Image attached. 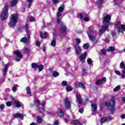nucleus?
<instances>
[{"mask_svg": "<svg viewBox=\"0 0 125 125\" xmlns=\"http://www.w3.org/2000/svg\"><path fill=\"white\" fill-rule=\"evenodd\" d=\"M64 11V5H62L61 6L59 7L58 11L57 13V23L58 24H61L62 25V27L60 28V31L62 34H65L66 33V26L64 25V23L61 21V19L62 18V13Z\"/></svg>", "mask_w": 125, "mask_h": 125, "instance_id": "nucleus-1", "label": "nucleus"}, {"mask_svg": "<svg viewBox=\"0 0 125 125\" xmlns=\"http://www.w3.org/2000/svg\"><path fill=\"white\" fill-rule=\"evenodd\" d=\"M111 20V16L109 15L105 16L104 18V25L100 30V34H103L108 29V26H109V22Z\"/></svg>", "mask_w": 125, "mask_h": 125, "instance_id": "nucleus-2", "label": "nucleus"}, {"mask_svg": "<svg viewBox=\"0 0 125 125\" xmlns=\"http://www.w3.org/2000/svg\"><path fill=\"white\" fill-rule=\"evenodd\" d=\"M105 105L106 106V107H108L111 113H113V112L115 111L114 107H115V105H116L115 98L114 97H112L109 100V101H107L105 103Z\"/></svg>", "mask_w": 125, "mask_h": 125, "instance_id": "nucleus-3", "label": "nucleus"}, {"mask_svg": "<svg viewBox=\"0 0 125 125\" xmlns=\"http://www.w3.org/2000/svg\"><path fill=\"white\" fill-rule=\"evenodd\" d=\"M96 31L93 29V27H90L87 31V34L88 36V38L91 42H96V39H95V36H93V34H96Z\"/></svg>", "mask_w": 125, "mask_h": 125, "instance_id": "nucleus-4", "label": "nucleus"}, {"mask_svg": "<svg viewBox=\"0 0 125 125\" xmlns=\"http://www.w3.org/2000/svg\"><path fill=\"white\" fill-rule=\"evenodd\" d=\"M25 29L26 33H27L28 39L26 37H23L21 39V42H23L24 43H27V42H30V39L31 38L30 34H31V32L29 31V25L28 24L25 25Z\"/></svg>", "mask_w": 125, "mask_h": 125, "instance_id": "nucleus-5", "label": "nucleus"}, {"mask_svg": "<svg viewBox=\"0 0 125 125\" xmlns=\"http://www.w3.org/2000/svg\"><path fill=\"white\" fill-rule=\"evenodd\" d=\"M18 19V14H14L11 15L10 22L9 24V26L11 28L15 27L16 23L17 22V20Z\"/></svg>", "mask_w": 125, "mask_h": 125, "instance_id": "nucleus-6", "label": "nucleus"}, {"mask_svg": "<svg viewBox=\"0 0 125 125\" xmlns=\"http://www.w3.org/2000/svg\"><path fill=\"white\" fill-rule=\"evenodd\" d=\"M1 20H5L8 17V4H5L3 12L0 15Z\"/></svg>", "mask_w": 125, "mask_h": 125, "instance_id": "nucleus-7", "label": "nucleus"}, {"mask_svg": "<svg viewBox=\"0 0 125 125\" xmlns=\"http://www.w3.org/2000/svg\"><path fill=\"white\" fill-rule=\"evenodd\" d=\"M64 112L65 110L64 109H60L58 111V115L60 118H63L65 122H69V121H70V118L68 115L66 116L64 115Z\"/></svg>", "mask_w": 125, "mask_h": 125, "instance_id": "nucleus-8", "label": "nucleus"}, {"mask_svg": "<svg viewBox=\"0 0 125 125\" xmlns=\"http://www.w3.org/2000/svg\"><path fill=\"white\" fill-rule=\"evenodd\" d=\"M115 28L116 29H118V32L120 33V32H121V33H123V31H124L125 32V24H122V22H121L120 21H118L115 24Z\"/></svg>", "mask_w": 125, "mask_h": 125, "instance_id": "nucleus-9", "label": "nucleus"}, {"mask_svg": "<svg viewBox=\"0 0 125 125\" xmlns=\"http://www.w3.org/2000/svg\"><path fill=\"white\" fill-rule=\"evenodd\" d=\"M77 17L81 20H84L85 22H88L90 20V18L89 17H88V16H87V14L84 13H81L78 14L77 15Z\"/></svg>", "mask_w": 125, "mask_h": 125, "instance_id": "nucleus-10", "label": "nucleus"}, {"mask_svg": "<svg viewBox=\"0 0 125 125\" xmlns=\"http://www.w3.org/2000/svg\"><path fill=\"white\" fill-rule=\"evenodd\" d=\"M14 54L16 56L15 60L17 62L20 61V60L23 58V55H22V54L21 52H19V51H15L14 52Z\"/></svg>", "mask_w": 125, "mask_h": 125, "instance_id": "nucleus-11", "label": "nucleus"}, {"mask_svg": "<svg viewBox=\"0 0 125 125\" xmlns=\"http://www.w3.org/2000/svg\"><path fill=\"white\" fill-rule=\"evenodd\" d=\"M75 49V52L77 55L81 54L82 53V50L81 49V47H80V45L76 44L74 46Z\"/></svg>", "mask_w": 125, "mask_h": 125, "instance_id": "nucleus-12", "label": "nucleus"}, {"mask_svg": "<svg viewBox=\"0 0 125 125\" xmlns=\"http://www.w3.org/2000/svg\"><path fill=\"white\" fill-rule=\"evenodd\" d=\"M9 66H10V63L9 62L5 65L3 69V75L4 76L6 75V73H7V70H8V68H9Z\"/></svg>", "mask_w": 125, "mask_h": 125, "instance_id": "nucleus-13", "label": "nucleus"}, {"mask_svg": "<svg viewBox=\"0 0 125 125\" xmlns=\"http://www.w3.org/2000/svg\"><path fill=\"white\" fill-rule=\"evenodd\" d=\"M113 118L111 116H108L107 117H103L102 118V123H106V122H109V121H111Z\"/></svg>", "mask_w": 125, "mask_h": 125, "instance_id": "nucleus-14", "label": "nucleus"}, {"mask_svg": "<svg viewBox=\"0 0 125 125\" xmlns=\"http://www.w3.org/2000/svg\"><path fill=\"white\" fill-rule=\"evenodd\" d=\"M91 111L93 113H94L97 111V104H92L91 105Z\"/></svg>", "mask_w": 125, "mask_h": 125, "instance_id": "nucleus-15", "label": "nucleus"}, {"mask_svg": "<svg viewBox=\"0 0 125 125\" xmlns=\"http://www.w3.org/2000/svg\"><path fill=\"white\" fill-rule=\"evenodd\" d=\"M64 101L66 108L70 109V108H71V103L69 101V99H68V98H66Z\"/></svg>", "mask_w": 125, "mask_h": 125, "instance_id": "nucleus-16", "label": "nucleus"}, {"mask_svg": "<svg viewBox=\"0 0 125 125\" xmlns=\"http://www.w3.org/2000/svg\"><path fill=\"white\" fill-rule=\"evenodd\" d=\"M76 98L77 99L79 104H82V96H81V94H80V93H77L76 94Z\"/></svg>", "mask_w": 125, "mask_h": 125, "instance_id": "nucleus-17", "label": "nucleus"}, {"mask_svg": "<svg viewBox=\"0 0 125 125\" xmlns=\"http://www.w3.org/2000/svg\"><path fill=\"white\" fill-rule=\"evenodd\" d=\"M40 35L42 39H46L48 37V34L46 32H40Z\"/></svg>", "mask_w": 125, "mask_h": 125, "instance_id": "nucleus-18", "label": "nucleus"}, {"mask_svg": "<svg viewBox=\"0 0 125 125\" xmlns=\"http://www.w3.org/2000/svg\"><path fill=\"white\" fill-rule=\"evenodd\" d=\"M19 0H12L10 3V5L12 7L16 6L17 3H18Z\"/></svg>", "mask_w": 125, "mask_h": 125, "instance_id": "nucleus-19", "label": "nucleus"}, {"mask_svg": "<svg viewBox=\"0 0 125 125\" xmlns=\"http://www.w3.org/2000/svg\"><path fill=\"white\" fill-rule=\"evenodd\" d=\"M40 105L42 106V109H40V111L42 113V114H43L44 113V105H45V102H42L40 104Z\"/></svg>", "mask_w": 125, "mask_h": 125, "instance_id": "nucleus-20", "label": "nucleus"}, {"mask_svg": "<svg viewBox=\"0 0 125 125\" xmlns=\"http://www.w3.org/2000/svg\"><path fill=\"white\" fill-rule=\"evenodd\" d=\"M87 56V53H84L83 54L81 55L80 56V61H83L84 59H85V57Z\"/></svg>", "mask_w": 125, "mask_h": 125, "instance_id": "nucleus-21", "label": "nucleus"}, {"mask_svg": "<svg viewBox=\"0 0 125 125\" xmlns=\"http://www.w3.org/2000/svg\"><path fill=\"white\" fill-rule=\"evenodd\" d=\"M70 124L71 125H83V124H82V123L80 122L77 120H73L70 122Z\"/></svg>", "mask_w": 125, "mask_h": 125, "instance_id": "nucleus-22", "label": "nucleus"}, {"mask_svg": "<svg viewBox=\"0 0 125 125\" xmlns=\"http://www.w3.org/2000/svg\"><path fill=\"white\" fill-rule=\"evenodd\" d=\"M14 118H20V119H21V120H23V118H24V115H23L22 114L16 113L14 114Z\"/></svg>", "mask_w": 125, "mask_h": 125, "instance_id": "nucleus-23", "label": "nucleus"}, {"mask_svg": "<svg viewBox=\"0 0 125 125\" xmlns=\"http://www.w3.org/2000/svg\"><path fill=\"white\" fill-rule=\"evenodd\" d=\"M76 87H82V88H83V89H85V86L84 85V84L79 83L76 84Z\"/></svg>", "mask_w": 125, "mask_h": 125, "instance_id": "nucleus-24", "label": "nucleus"}, {"mask_svg": "<svg viewBox=\"0 0 125 125\" xmlns=\"http://www.w3.org/2000/svg\"><path fill=\"white\" fill-rule=\"evenodd\" d=\"M23 49L24 51V53L27 55H29L30 53V47H24Z\"/></svg>", "mask_w": 125, "mask_h": 125, "instance_id": "nucleus-25", "label": "nucleus"}, {"mask_svg": "<svg viewBox=\"0 0 125 125\" xmlns=\"http://www.w3.org/2000/svg\"><path fill=\"white\" fill-rule=\"evenodd\" d=\"M104 1V0H98L97 1V5L98 7H101V5H102Z\"/></svg>", "mask_w": 125, "mask_h": 125, "instance_id": "nucleus-26", "label": "nucleus"}, {"mask_svg": "<svg viewBox=\"0 0 125 125\" xmlns=\"http://www.w3.org/2000/svg\"><path fill=\"white\" fill-rule=\"evenodd\" d=\"M106 81V78L105 77L103 78L102 79L98 80L96 83L97 84H100L102 83H103V82H105Z\"/></svg>", "mask_w": 125, "mask_h": 125, "instance_id": "nucleus-27", "label": "nucleus"}, {"mask_svg": "<svg viewBox=\"0 0 125 125\" xmlns=\"http://www.w3.org/2000/svg\"><path fill=\"white\" fill-rule=\"evenodd\" d=\"M14 104L16 107H17V108H20V107H21V104L19 101H15L14 102Z\"/></svg>", "mask_w": 125, "mask_h": 125, "instance_id": "nucleus-28", "label": "nucleus"}, {"mask_svg": "<svg viewBox=\"0 0 125 125\" xmlns=\"http://www.w3.org/2000/svg\"><path fill=\"white\" fill-rule=\"evenodd\" d=\"M37 121L38 124H42V118L40 116L37 117Z\"/></svg>", "mask_w": 125, "mask_h": 125, "instance_id": "nucleus-29", "label": "nucleus"}, {"mask_svg": "<svg viewBox=\"0 0 125 125\" xmlns=\"http://www.w3.org/2000/svg\"><path fill=\"white\" fill-rule=\"evenodd\" d=\"M52 76L54 78H56L59 76V73L57 71H53L52 72Z\"/></svg>", "mask_w": 125, "mask_h": 125, "instance_id": "nucleus-30", "label": "nucleus"}, {"mask_svg": "<svg viewBox=\"0 0 125 125\" xmlns=\"http://www.w3.org/2000/svg\"><path fill=\"white\" fill-rule=\"evenodd\" d=\"M120 89H121V85H119L114 88L113 91H114V92H117V91H119Z\"/></svg>", "mask_w": 125, "mask_h": 125, "instance_id": "nucleus-31", "label": "nucleus"}, {"mask_svg": "<svg viewBox=\"0 0 125 125\" xmlns=\"http://www.w3.org/2000/svg\"><path fill=\"white\" fill-rule=\"evenodd\" d=\"M31 66L34 69H37L39 67V65L36 63H32Z\"/></svg>", "mask_w": 125, "mask_h": 125, "instance_id": "nucleus-32", "label": "nucleus"}, {"mask_svg": "<svg viewBox=\"0 0 125 125\" xmlns=\"http://www.w3.org/2000/svg\"><path fill=\"white\" fill-rule=\"evenodd\" d=\"M26 91H27V94H29V95L31 96V88H30V87L29 86H27L26 87Z\"/></svg>", "mask_w": 125, "mask_h": 125, "instance_id": "nucleus-33", "label": "nucleus"}, {"mask_svg": "<svg viewBox=\"0 0 125 125\" xmlns=\"http://www.w3.org/2000/svg\"><path fill=\"white\" fill-rule=\"evenodd\" d=\"M66 90L67 91H72L73 90V88L70 86L68 85L66 87Z\"/></svg>", "mask_w": 125, "mask_h": 125, "instance_id": "nucleus-34", "label": "nucleus"}, {"mask_svg": "<svg viewBox=\"0 0 125 125\" xmlns=\"http://www.w3.org/2000/svg\"><path fill=\"white\" fill-rule=\"evenodd\" d=\"M39 69V72H41L43 70V65H38V67H37Z\"/></svg>", "mask_w": 125, "mask_h": 125, "instance_id": "nucleus-35", "label": "nucleus"}, {"mask_svg": "<svg viewBox=\"0 0 125 125\" xmlns=\"http://www.w3.org/2000/svg\"><path fill=\"white\" fill-rule=\"evenodd\" d=\"M125 66V62H122L120 64V69H124Z\"/></svg>", "mask_w": 125, "mask_h": 125, "instance_id": "nucleus-36", "label": "nucleus"}, {"mask_svg": "<svg viewBox=\"0 0 125 125\" xmlns=\"http://www.w3.org/2000/svg\"><path fill=\"white\" fill-rule=\"evenodd\" d=\"M121 78L122 79H125V71L123 70L121 73Z\"/></svg>", "mask_w": 125, "mask_h": 125, "instance_id": "nucleus-37", "label": "nucleus"}, {"mask_svg": "<svg viewBox=\"0 0 125 125\" xmlns=\"http://www.w3.org/2000/svg\"><path fill=\"white\" fill-rule=\"evenodd\" d=\"M62 84L63 85V86H67V85H68V82L65 81H62Z\"/></svg>", "mask_w": 125, "mask_h": 125, "instance_id": "nucleus-38", "label": "nucleus"}, {"mask_svg": "<svg viewBox=\"0 0 125 125\" xmlns=\"http://www.w3.org/2000/svg\"><path fill=\"white\" fill-rule=\"evenodd\" d=\"M115 50V48L113 46H110L109 48L107 50V51H114Z\"/></svg>", "mask_w": 125, "mask_h": 125, "instance_id": "nucleus-39", "label": "nucleus"}, {"mask_svg": "<svg viewBox=\"0 0 125 125\" xmlns=\"http://www.w3.org/2000/svg\"><path fill=\"white\" fill-rule=\"evenodd\" d=\"M51 45L52 46H55L56 45V41L53 40L51 42Z\"/></svg>", "mask_w": 125, "mask_h": 125, "instance_id": "nucleus-40", "label": "nucleus"}, {"mask_svg": "<svg viewBox=\"0 0 125 125\" xmlns=\"http://www.w3.org/2000/svg\"><path fill=\"white\" fill-rule=\"evenodd\" d=\"M89 46V45H88V43L84 44L83 45V47L84 49H88Z\"/></svg>", "mask_w": 125, "mask_h": 125, "instance_id": "nucleus-41", "label": "nucleus"}, {"mask_svg": "<svg viewBox=\"0 0 125 125\" xmlns=\"http://www.w3.org/2000/svg\"><path fill=\"white\" fill-rule=\"evenodd\" d=\"M87 62L89 65H91V64H92V61L91 60V59L89 58L87 60Z\"/></svg>", "mask_w": 125, "mask_h": 125, "instance_id": "nucleus-42", "label": "nucleus"}, {"mask_svg": "<svg viewBox=\"0 0 125 125\" xmlns=\"http://www.w3.org/2000/svg\"><path fill=\"white\" fill-rule=\"evenodd\" d=\"M17 87H18V85H15L14 87H13L12 90L14 92H15V91L17 90Z\"/></svg>", "mask_w": 125, "mask_h": 125, "instance_id": "nucleus-43", "label": "nucleus"}, {"mask_svg": "<svg viewBox=\"0 0 125 125\" xmlns=\"http://www.w3.org/2000/svg\"><path fill=\"white\" fill-rule=\"evenodd\" d=\"M27 1L29 3L28 7L30 8L33 3V0H27Z\"/></svg>", "mask_w": 125, "mask_h": 125, "instance_id": "nucleus-44", "label": "nucleus"}, {"mask_svg": "<svg viewBox=\"0 0 125 125\" xmlns=\"http://www.w3.org/2000/svg\"><path fill=\"white\" fill-rule=\"evenodd\" d=\"M75 41L76 42L77 44H80L81 43V39L79 38H76L75 39Z\"/></svg>", "mask_w": 125, "mask_h": 125, "instance_id": "nucleus-45", "label": "nucleus"}, {"mask_svg": "<svg viewBox=\"0 0 125 125\" xmlns=\"http://www.w3.org/2000/svg\"><path fill=\"white\" fill-rule=\"evenodd\" d=\"M34 103L35 104H37V105L38 106H40V101H39V100H37V99H35V101H34Z\"/></svg>", "mask_w": 125, "mask_h": 125, "instance_id": "nucleus-46", "label": "nucleus"}, {"mask_svg": "<svg viewBox=\"0 0 125 125\" xmlns=\"http://www.w3.org/2000/svg\"><path fill=\"white\" fill-rule=\"evenodd\" d=\"M52 1L53 2V4H57V3H59V0H52Z\"/></svg>", "mask_w": 125, "mask_h": 125, "instance_id": "nucleus-47", "label": "nucleus"}, {"mask_svg": "<svg viewBox=\"0 0 125 125\" xmlns=\"http://www.w3.org/2000/svg\"><path fill=\"white\" fill-rule=\"evenodd\" d=\"M12 103L11 102H7L6 103V106H7L8 107H10V106H11L12 105Z\"/></svg>", "mask_w": 125, "mask_h": 125, "instance_id": "nucleus-48", "label": "nucleus"}, {"mask_svg": "<svg viewBox=\"0 0 125 125\" xmlns=\"http://www.w3.org/2000/svg\"><path fill=\"white\" fill-rule=\"evenodd\" d=\"M115 73L116 75H118V76H121V72L118 70H115Z\"/></svg>", "mask_w": 125, "mask_h": 125, "instance_id": "nucleus-49", "label": "nucleus"}, {"mask_svg": "<svg viewBox=\"0 0 125 125\" xmlns=\"http://www.w3.org/2000/svg\"><path fill=\"white\" fill-rule=\"evenodd\" d=\"M29 21H30V22H34L35 21V18L33 17H31L30 18Z\"/></svg>", "mask_w": 125, "mask_h": 125, "instance_id": "nucleus-50", "label": "nucleus"}, {"mask_svg": "<svg viewBox=\"0 0 125 125\" xmlns=\"http://www.w3.org/2000/svg\"><path fill=\"white\" fill-rule=\"evenodd\" d=\"M101 52L104 54V55H106V50H105V49H102Z\"/></svg>", "mask_w": 125, "mask_h": 125, "instance_id": "nucleus-51", "label": "nucleus"}, {"mask_svg": "<svg viewBox=\"0 0 125 125\" xmlns=\"http://www.w3.org/2000/svg\"><path fill=\"white\" fill-rule=\"evenodd\" d=\"M79 112L80 113H83V107H81L79 109Z\"/></svg>", "mask_w": 125, "mask_h": 125, "instance_id": "nucleus-52", "label": "nucleus"}, {"mask_svg": "<svg viewBox=\"0 0 125 125\" xmlns=\"http://www.w3.org/2000/svg\"><path fill=\"white\" fill-rule=\"evenodd\" d=\"M0 109L1 110H3L4 109V104L0 105Z\"/></svg>", "mask_w": 125, "mask_h": 125, "instance_id": "nucleus-53", "label": "nucleus"}, {"mask_svg": "<svg viewBox=\"0 0 125 125\" xmlns=\"http://www.w3.org/2000/svg\"><path fill=\"white\" fill-rule=\"evenodd\" d=\"M36 44L37 46H40V45H41V43H40L39 41H37Z\"/></svg>", "mask_w": 125, "mask_h": 125, "instance_id": "nucleus-54", "label": "nucleus"}, {"mask_svg": "<svg viewBox=\"0 0 125 125\" xmlns=\"http://www.w3.org/2000/svg\"><path fill=\"white\" fill-rule=\"evenodd\" d=\"M41 90L44 91L46 90V88H45V86H43L42 88H41Z\"/></svg>", "mask_w": 125, "mask_h": 125, "instance_id": "nucleus-55", "label": "nucleus"}, {"mask_svg": "<svg viewBox=\"0 0 125 125\" xmlns=\"http://www.w3.org/2000/svg\"><path fill=\"white\" fill-rule=\"evenodd\" d=\"M59 125V123H58V121H55L54 123V125Z\"/></svg>", "mask_w": 125, "mask_h": 125, "instance_id": "nucleus-56", "label": "nucleus"}, {"mask_svg": "<svg viewBox=\"0 0 125 125\" xmlns=\"http://www.w3.org/2000/svg\"><path fill=\"white\" fill-rule=\"evenodd\" d=\"M122 119H125V114H123L121 115Z\"/></svg>", "mask_w": 125, "mask_h": 125, "instance_id": "nucleus-57", "label": "nucleus"}, {"mask_svg": "<svg viewBox=\"0 0 125 125\" xmlns=\"http://www.w3.org/2000/svg\"><path fill=\"white\" fill-rule=\"evenodd\" d=\"M46 1L48 4H49V3H50V0H46Z\"/></svg>", "mask_w": 125, "mask_h": 125, "instance_id": "nucleus-58", "label": "nucleus"}, {"mask_svg": "<svg viewBox=\"0 0 125 125\" xmlns=\"http://www.w3.org/2000/svg\"><path fill=\"white\" fill-rule=\"evenodd\" d=\"M122 101H123V102H125V97H122Z\"/></svg>", "mask_w": 125, "mask_h": 125, "instance_id": "nucleus-59", "label": "nucleus"}, {"mask_svg": "<svg viewBox=\"0 0 125 125\" xmlns=\"http://www.w3.org/2000/svg\"><path fill=\"white\" fill-rule=\"evenodd\" d=\"M84 72H85V69H83V74L84 75H85V73Z\"/></svg>", "mask_w": 125, "mask_h": 125, "instance_id": "nucleus-60", "label": "nucleus"}, {"mask_svg": "<svg viewBox=\"0 0 125 125\" xmlns=\"http://www.w3.org/2000/svg\"><path fill=\"white\" fill-rule=\"evenodd\" d=\"M70 49H71V47H68L67 48H66V50L68 51V50H70Z\"/></svg>", "mask_w": 125, "mask_h": 125, "instance_id": "nucleus-61", "label": "nucleus"}, {"mask_svg": "<svg viewBox=\"0 0 125 125\" xmlns=\"http://www.w3.org/2000/svg\"><path fill=\"white\" fill-rule=\"evenodd\" d=\"M30 125H35V123H32Z\"/></svg>", "mask_w": 125, "mask_h": 125, "instance_id": "nucleus-62", "label": "nucleus"}, {"mask_svg": "<svg viewBox=\"0 0 125 125\" xmlns=\"http://www.w3.org/2000/svg\"><path fill=\"white\" fill-rule=\"evenodd\" d=\"M10 97L12 99V100L13 99V98L12 97V96H10Z\"/></svg>", "mask_w": 125, "mask_h": 125, "instance_id": "nucleus-63", "label": "nucleus"}, {"mask_svg": "<svg viewBox=\"0 0 125 125\" xmlns=\"http://www.w3.org/2000/svg\"><path fill=\"white\" fill-rule=\"evenodd\" d=\"M123 88V89H125V86H124Z\"/></svg>", "mask_w": 125, "mask_h": 125, "instance_id": "nucleus-64", "label": "nucleus"}]
</instances>
